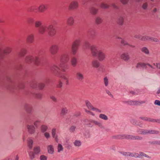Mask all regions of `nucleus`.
Wrapping results in <instances>:
<instances>
[{"label":"nucleus","instance_id":"nucleus-11","mask_svg":"<svg viewBox=\"0 0 160 160\" xmlns=\"http://www.w3.org/2000/svg\"><path fill=\"white\" fill-rule=\"evenodd\" d=\"M78 7V4L76 1H72L69 6V9L70 10L77 9Z\"/></svg>","mask_w":160,"mask_h":160},{"label":"nucleus","instance_id":"nucleus-30","mask_svg":"<svg viewBox=\"0 0 160 160\" xmlns=\"http://www.w3.org/2000/svg\"><path fill=\"white\" fill-rule=\"evenodd\" d=\"M77 78L80 81H82L84 79L83 75L80 72H78L76 75Z\"/></svg>","mask_w":160,"mask_h":160},{"label":"nucleus","instance_id":"nucleus-44","mask_svg":"<svg viewBox=\"0 0 160 160\" xmlns=\"http://www.w3.org/2000/svg\"><path fill=\"white\" fill-rule=\"evenodd\" d=\"M148 3L147 2H145L143 3L142 5V8L145 11H146L148 10Z\"/></svg>","mask_w":160,"mask_h":160},{"label":"nucleus","instance_id":"nucleus-3","mask_svg":"<svg viewBox=\"0 0 160 160\" xmlns=\"http://www.w3.org/2000/svg\"><path fill=\"white\" fill-rule=\"evenodd\" d=\"M35 26L36 28H38V32L40 34L43 35L46 32L47 27L45 25H42V22L41 20H36L35 22Z\"/></svg>","mask_w":160,"mask_h":160},{"label":"nucleus","instance_id":"nucleus-9","mask_svg":"<svg viewBox=\"0 0 160 160\" xmlns=\"http://www.w3.org/2000/svg\"><path fill=\"white\" fill-rule=\"evenodd\" d=\"M141 40L143 41H149L155 42H157L159 41L158 39L157 38H153L148 36H142V38L141 39Z\"/></svg>","mask_w":160,"mask_h":160},{"label":"nucleus","instance_id":"nucleus-32","mask_svg":"<svg viewBox=\"0 0 160 160\" xmlns=\"http://www.w3.org/2000/svg\"><path fill=\"white\" fill-rule=\"evenodd\" d=\"M86 106L88 108L89 110H92L93 109V107L91 103L88 100H86L85 101Z\"/></svg>","mask_w":160,"mask_h":160},{"label":"nucleus","instance_id":"nucleus-33","mask_svg":"<svg viewBox=\"0 0 160 160\" xmlns=\"http://www.w3.org/2000/svg\"><path fill=\"white\" fill-rule=\"evenodd\" d=\"M98 9L94 7H92L90 9V12L92 14L95 15L97 14L98 12Z\"/></svg>","mask_w":160,"mask_h":160},{"label":"nucleus","instance_id":"nucleus-43","mask_svg":"<svg viewBox=\"0 0 160 160\" xmlns=\"http://www.w3.org/2000/svg\"><path fill=\"white\" fill-rule=\"evenodd\" d=\"M99 117L100 118L105 121L108 120V118L107 116L103 114H99Z\"/></svg>","mask_w":160,"mask_h":160},{"label":"nucleus","instance_id":"nucleus-63","mask_svg":"<svg viewBox=\"0 0 160 160\" xmlns=\"http://www.w3.org/2000/svg\"><path fill=\"white\" fill-rule=\"evenodd\" d=\"M37 9L36 7L35 6H32L29 8V10L30 12H34Z\"/></svg>","mask_w":160,"mask_h":160},{"label":"nucleus","instance_id":"nucleus-28","mask_svg":"<svg viewBox=\"0 0 160 160\" xmlns=\"http://www.w3.org/2000/svg\"><path fill=\"white\" fill-rule=\"evenodd\" d=\"M99 7L103 9H107L109 7V5L104 3L103 2H102L98 4Z\"/></svg>","mask_w":160,"mask_h":160},{"label":"nucleus","instance_id":"nucleus-45","mask_svg":"<svg viewBox=\"0 0 160 160\" xmlns=\"http://www.w3.org/2000/svg\"><path fill=\"white\" fill-rule=\"evenodd\" d=\"M75 146L77 147H79L81 145V142L80 140H76L73 142Z\"/></svg>","mask_w":160,"mask_h":160},{"label":"nucleus","instance_id":"nucleus-40","mask_svg":"<svg viewBox=\"0 0 160 160\" xmlns=\"http://www.w3.org/2000/svg\"><path fill=\"white\" fill-rule=\"evenodd\" d=\"M139 157H138V158H141V157H146L147 158H151V157H150L149 156H148V155H147L145 153H144V152H139Z\"/></svg>","mask_w":160,"mask_h":160},{"label":"nucleus","instance_id":"nucleus-4","mask_svg":"<svg viewBox=\"0 0 160 160\" xmlns=\"http://www.w3.org/2000/svg\"><path fill=\"white\" fill-rule=\"evenodd\" d=\"M80 43L81 40L79 39H76L73 42L71 48V51L73 55L76 54Z\"/></svg>","mask_w":160,"mask_h":160},{"label":"nucleus","instance_id":"nucleus-46","mask_svg":"<svg viewBox=\"0 0 160 160\" xmlns=\"http://www.w3.org/2000/svg\"><path fill=\"white\" fill-rule=\"evenodd\" d=\"M50 69L51 70H57L58 69H60V68L57 65L53 64L51 66Z\"/></svg>","mask_w":160,"mask_h":160},{"label":"nucleus","instance_id":"nucleus-49","mask_svg":"<svg viewBox=\"0 0 160 160\" xmlns=\"http://www.w3.org/2000/svg\"><path fill=\"white\" fill-rule=\"evenodd\" d=\"M129 135L121 134L120 135V139H129Z\"/></svg>","mask_w":160,"mask_h":160},{"label":"nucleus","instance_id":"nucleus-55","mask_svg":"<svg viewBox=\"0 0 160 160\" xmlns=\"http://www.w3.org/2000/svg\"><path fill=\"white\" fill-rule=\"evenodd\" d=\"M149 121L152 122H155L160 123V119H155L149 118Z\"/></svg>","mask_w":160,"mask_h":160},{"label":"nucleus","instance_id":"nucleus-61","mask_svg":"<svg viewBox=\"0 0 160 160\" xmlns=\"http://www.w3.org/2000/svg\"><path fill=\"white\" fill-rule=\"evenodd\" d=\"M119 152L122 155L124 156H129V152H124L119 151Z\"/></svg>","mask_w":160,"mask_h":160},{"label":"nucleus","instance_id":"nucleus-26","mask_svg":"<svg viewBox=\"0 0 160 160\" xmlns=\"http://www.w3.org/2000/svg\"><path fill=\"white\" fill-rule=\"evenodd\" d=\"M92 65L96 68H98L100 66V63L97 60H94L92 61Z\"/></svg>","mask_w":160,"mask_h":160},{"label":"nucleus","instance_id":"nucleus-8","mask_svg":"<svg viewBox=\"0 0 160 160\" xmlns=\"http://www.w3.org/2000/svg\"><path fill=\"white\" fill-rule=\"evenodd\" d=\"M70 59L69 55L68 53L62 54L59 57V60L62 62H67Z\"/></svg>","mask_w":160,"mask_h":160},{"label":"nucleus","instance_id":"nucleus-36","mask_svg":"<svg viewBox=\"0 0 160 160\" xmlns=\"http://www.w3.org/2000/svg\"><path fill=\"white\" fill-rule=\"evenodd\" d=\"M27 50L25 49H22L20 52H19V55L20 57H23L27 53Z\"/></svg>","mask_w":160,"mask_h":160},{"label":"nucleus","instance_id":"nucleus-51","mask_svg":"<svg viewBox=\"0 0 160 160\" xmlns=\"http://www.w3.org/2000/svg\"><path fill=\"white\" fill-rule=\"evenodd\" d=\"M68 109L66 107H63L62 108L61 114L62 115H64L67 113Z\"/></svg>","mask_w":160,"mask_h":160},{"label":"nucleus","instance_id":"nucleus-24","mask_svg":"<svg viewBox=\"0 0 160 160\" xmlns=\"http://www.w3.org/2000/svg\"><path fill=\"white\" fill-rule=\"evenodd\" d=\"M139 130H140L139 133L141 134L147 135L149 134V130L139 129L137 130V132H139Z\"/></svg>","mask_w":160,"mask_h":160},{"label":"nucleus","instance_id":"nucleus-27","mask_svg":"<svg viewBox=\"0 0 160 160\" xmlns=\"http://www.w3.org/2000/svg\"><path fill=\"white\" fill-rule=\"evenodd\" d=\"M117 22L119 25H122L124 22V17L122 16H119L118 18Z\"/></svg>","mask_w":160,"mask_h":160},{"label":"nucleus","instance_id":"nucleus-52","mask_svg":"<svg viewBox=\"0 0 160 160\" xmlns=\"http://www.w3.org/2000/svg\"><path fill=\"white\" fill-rule=\"evenodd\" d=\"M134 105H139L145 103L144 101H134Z\"/></svg>","mask_w":160,"mask_h":160},{"label":"nucleus","instance_id":"nucleus-10","mask_svg":"<svg viewBox=\"0 0 160 160\" xmlns=\"http://www.w3.org/2000/svg\"><path fill=\"white\" fill-rule=\"evenodd\" d=\"M64 71H63L62 72H58V75L60 77L66 80V84L67 85H68L69 83V82L67 79V77L68 76V75Z\"/></svg>","mask_w":160,"mask_h":160},{"label":"nucleus","instance_id":"nucleus-22","mask_svg":"<svg viewBox=\"0 0 160 160\" xmlns=\"http://www.w3.org/2000/svg\"><path fill=\"white\" fill-rule=\"evenodd\" d=\"M56 129L55 128H53L52 130V135L53 138L55 139L56 142L58 141V136L56 133Z\"/></svg>","mask_w":160,"mask_h":160},{"label":"nucleus","instance_id":"nucleus-38","mask_svg":"<svg viewBox=\"0 0 160 160\" xmlns=\"http://www.w3.org/2000/svg\"><path fill=\"white\" fill-rule=\"evenodd\" d=\"M12 48L10 47H7L6 49L3 50V52L5 54H8L12 52Z\"/></svg>","mask_w":160,"mask_h":160},{"label":"nucleus","instance_id":"nucleus-35","mask_svg":"<svg viewBox=\"0 0 160 160\" xmlns=\"http://www.w3.org/2000/svg\"><path fill=\"white\" fill-rule=\"evenodd\" d=\"M60 67L62 70H65L66 69H69L70 66L66 64H64L63 65L61 64Z\"/></svg>","mask_w":160,"mask_h":160},{"label":"nucleus","instance_id":"nucleus-1","mask_svg":"<svg viewBox=\"0 0 160 160\" xmlns=\"http://www.w3.org/2000/svg\"><path fill=\"white\" fill-rule=\"evenodd\" d=\"M43 53L42 50H40L34 55H28L25 57V61L29 64L33 62L36 66H40L42 65V58L43 56Z\"/></svg>","mask_w":160,"mask_h":160},{"label":"nucleus","instance_id":"nucleus-12","mask_svg":"<svg viewBox=\"0 0 160 160\" xmlns=\"http://www.w3.org/2000/svg\"><path fill=\"white\" fill-rule=\"evenodd\" d=\"M24 108L26 111L29 113H31L32 111L33 107L32 105L29 103L24 104Z\"/></svg>","mask_w":160,"mask_h":160},{"label":"nucleus","instance_id":"nucleus-19","mask_svg":"<svg viewBox=\"0 0 160 160\" xmlns=\"http://www.w3.org/2000/svg\"><path fill=\"white\" fill-rule=\"evenodd\" d=\"M28 131L31 134H33L35 132V128L34 126L32 125H28L27 126Z\"/></svg>","mask_w":160,"mask_h":160},{"label":"nucleus","instance_id":"nucleus-34","mask_svg":"<svg viewBox=\"0 0 160 160\" xmlns=\"http://www.w3.org/2000/svg\"><path fill=\"white\" fill-rule=\"evenodd\" d=\"M33 95L34 97L38 99H41L42 98V95L41 93L35 92L33 93Z\"/></svg>","mask_w":160,"mask_h":160},{"label":"nucleus","instance_id":"nucleus-42","mask_svg":"<svg viewBox=\"0 0 160 160\" xmlns=\"http://www.w3.org/2000/svg\"><path fill=\"white\" fill-rule=\"evenodd\" d=\"M33 141L30 139L28 140V145L29 149H31L32 148Z\"/></svg>","mask_w":160,"mask_h":160},{"label":"nucleus","instance_id":"nucleus-21","mask_svg":"<svg viewBox=\"0 0 160 160\" xmlns=\"http://www.w3.org/2000/svg\"><path fill=\"white\" fill-rule=\"evenodd\" d=\"M121 58L122 59L127 61L130 59V57L128 53H123L122 54L121 56Z\"/></svg>","mask_w":160,"mask_h":160},{"label":"nucleus","instance_id":"nucleus-41","mask_svg":"<svg viewBox=\"0 0 160 160\" xmlns=\"http://www.w3.org/2000/svg\"><path fill=\"white\" fill-rule=\"evenodd\" d=\"M33 151L36 154H38L41 151L40 148L39 147H36L33 148Z\"/></svg>","mask_w":160,"mask_h":160},{"label":"nucleus","instance_id":"nucleus-64","mask_svg":"<svg viewBox=\"0 0 160 160\" xmlns=\"http://www.w3.org/2000/svg\"><path fill=\"white\" fill-rule=\"evenodd\" d=\"M8 88L9 89H11L14 87V83L12 82H11L8 85Z\"/></svg>","mask_w":160,"mask_h":160},{"label":"nucleus","instance_id":"nucleus-31","mask_svg":"<svg viewBox=\"0 0 160 160\" xmlns=\"http://www.w3.org/2000/svg\"><path fill=\"white\" fill-rule=\"evenodd\" d=\"M40 129L41 132L44 133L46 132L48 129V127L44 124L42 125L40 127Z\"/></svg>","mask_w":160,"mask_h":160},{"label":"nucleus","instance_id":"nucleus-29","mask_svg":"<svg viewBox=\"0 0 160 160\" xmlns=\"http://www.w3.org/2000/svg\"><path fill=\"white\" fill-rule=\"evenodd\" d=\"M102 21V19L101 17L98 16L95 17V22L97 24H101Z\"/></svg>","mask_w":160,"mask_h":160},{"label":"nucleus","instance_id":"nucleus-37","mask_svg":"<svg viewBox=\"0 0 160 160\" xmlns=\"http://www.w3.org/2000/svg\"><path fill=\"white\" fill-rule=\"evenodd\" d=\"M29 156L31 160H33L35 158V155L36 154L34 152L32 151H28Z\"/></svg>","mask_w":160,"mask_h":160},{"label":"nucleus","instance_id":"nucleus-7","mask_svg":"<svg viewBox=\"0 0 160 160\" xmlns=\"http://www.w3.org/2000/svg\"><path fill=\"white\" fill-rule=\"evenodd\" d=\"M59 49V47L57 44H53L51 45L49 51L52 55H54L56 54Z\"/></svg>","mask_w":160,"mask_h":160},{"label":"nucleus","instance_id":"nucleus-15","mask_svg":"<svg viewBox=\"0 0 160 160\" xmlns=\"http://www.w3.org/2000/svg\"><path fill=\"white\" fill-rule=\"evenodd\" d=\"M47 8L46 5L43 4H41L38 7V11L40 12H43L47 9Z\"/></svg>","mask_w":160,"mask_h":160},{"label":"nucleus","instance_id":"nucleus-60","mask_svg":"<svg viewBox=\"0 0 160 160\" xmlns=\"http://www.w3.org/2000/svg\"><path fill=\"white\" fill-rule=\"evenodd\" d=\"M104 82L105 86L107 87L108 84V79L107 77H105L104 78Z\"/></svg>","mask_w":160,"mask_h":160},{"label":"nucleus","instance_id":"nucleus-16","mask_svg":"<svg viewBox=\"0 0 160 160\" xmlns=\"http://www.w3.org/2000/svg\"><path fill=\"white\" fill-rule=\"evenodd\" d=\"M142 137L138 135H129V140H142Z\"/></svg>","mask_w":160,"mask_h":160},{"label":"nucleus","instance_id":"nucleus-48","mask_svg":"<svg viewBox=\"0 0 160 160\" xmlns=\"http://www.w3.org/2000/svg\"><path fill=\"white\" fill-rule=\"evenodd\" d=\"M76 128V127L74 125L71 126L69 128V131L72 133H74Z\"/></svg>","mask_w":160,"mask_h":160},{"label":"nucleus","instance_id":"nucleus-23","mask_svg":"<svg viewBox=\"0 0 160 160\" xmlns=\"http://www.w3.org/2000/svg\"><path fill=\"white\" fill-rule=\"evenodd\" d=\"M47 149L48 152L50 154H52L54 152V148L52 145H50L47 146Z\"/></svg>","mask_w":160,"mask_h":160},{"label":"nucleus","instance_id":"nucleus-13","mask_svg":"<svg viewBox=\"0 0 160 160\" xmlns=\"http://www.w3.org/2000/svg\"><path fill=\"white\" fill-rule=\"evenodd\" d=\"M66 22L69 26H72L74 22V19L73 17L72 16L68 17L67 19Z\"/></svg>","mask_w":160,"mask_h":160},{"label":"nucleus","instance_id":"nucleus-50","mask_svg":"<svg viewBox=\"0 0 160 160\" xmlns=\"http://www.w3.org/2000/svg\"><path fill=\"white\" fill-rule=\"evenodd\" d=\"M92 45H91L90 43L88 42H85L84 45L85 48L86 49H89L90 48L91 49V46Z\"/></svg>","mask_w":160,"mask_h":160},{"label":"nucleus","instance_id":"nucleus-2","mask_svg":"<svg viewBox=\"0 0 160 160\" xmlns=\"http://www.w3.org/2000/svg\"><path fill=\"white\" fill-rule=\"evenodd\" d=\"M91 52L93 57H98L99 61H102L106 58L105 53L102 50H98L97 47L94 45L91 46Z\"/></svg>","mask_w":160,"mask_h":160},{"label":"nucleus","instance_id":"nucleus-54","mask_svg":"<svg viewBox=\"0 0 160 160\" xmlns=\"http://www.w3.org/2000/svg\"><path fill=\"white\" fill-rule=\"evenodd\" d=\"M63 148L62 145L60 143L58 144V152H60L61 151L63 150Z\"/></svg>","mask_w":160,"mask_h":160},{"label":"nucleus","instance_id":"nucleus-53","mask_svg":"<svg viewBox=\"0 0 160 160\" xmlns=\"http://www.w3.org/2000/svg\"><path fill=\"white\" fill-rule=\"evenodd\" d=\"M159 132L157 130H149V134H158Z\"/></svg>","mask_w":160,"mask_h":160},{"label":"nucleus","instance_id":"nucleus-14","mask_svg":"<svg viewBox=\"0 0 160 160\" xmlns=\"http://www.w3.org/2000/svg\"><path fill=\"white\" fill-rule=\"evenodd\" d=\"M34 36L32 34H30L28 35L26 38V41L30 44L32 43L34 41Z\"/></svg>","mask_w":160,"mask_h":160},{"label":"nucleus","instance_id":"nucleus-17","mask_svg":"<svg viewBox=\"0 0 160 160\" xmlns=\"http://www.w3.org/2000/svg\"><path fill=\"white\" fill-rule=\"evenodd\" d=\"M90 122L92 123H93L94 124L98 126L101 129H104L105 128V127L104 125L100 122L96 120H91Z\"/></svg>","mask_w":160,"mask_h":160},{"label":"nucleus","instance_id":"nucleus-57","mask_svg":"<svg viewBox=\"0 0 160 160\" xmlns=\"http://www.w3.org/2000/svg\"><path fill=\"white\" fill-rule=\"evenodd\" d=\"M27 23L29 24H32L34 22V19L32 18H28L27 20Z\"/></svg>","mask_w":160,"mask_h":160},{"label":"nucleus","instance_id":"nucleus-58","mask_svg":"<svg viewBox=\"0 0 160 160\" xmlns=\"http://www.w3.org/2000/svg\"><path fill=\"white\" fill-rule=\"evenodd\" d=\"M37 84L36 82L34 81L32 82L30 84V86L32 88H34L37 87Z\"/></svg>","mask_w":160,"mask_h":160},{"label":"nucleus","instance_id":"nucleus-59","mask_svg":"<svg viewBox=\"0 0 160 160\" xmlns=\"http://www.w3.org/2000/svg\"><path fill=\"white\" fill-rule=\"evenodd\" d=\"M41 122V121L40 120H36L34 122V124L36 127L38 128L40 123Z\"/></svg>","mask_w":160,"mask_h":160},{"label":"nucleus","instance_id":"nucleus-6","mask_svg":"<svg viewBox=\"0 0 160 160\" xmlns=\"http://www.w3.org/2000/svg\"><path fill=\"white\" fill-rule=\"evenodd\" d=\"M49 36H54L56 33V30L52 24H50L47 27V31Z\"/></svg>","mask_w":160,"mask_h":160},{"label":"nucleus","instance_id":"nucleus-25","mask_svg":"<svg viewBox=\"0 0 160 160\" xmlns=\"http://www.w3.org/2000/svg\"><path fill=\"white\" fill-rule=\"evenodd\" d=\"M141 52L146 55H148L150 54V52L148 48L145 47H142L141 49Z\"/></svg>","mask_w":160,"mask_h":160},{"label":"nucleus","instance_id":"nucleus-18","mask_svg":"<svg viewBox=\"0 0 160 160\" xmlns=\"http://www.w3.org/2000/svg\"><path fill=\"white\" fill-rule=\"evenodd\" d=\"M16 69L18 70L27 69H29L27 66L18 63L16 66Z\"/></svg>","mask_w":160,"mask_h":160},{"label":"nucleus","instance_id":"nucleus-47","mask_svg":"<svg viewBox=\"0 0 160 160\" xmlns=\"http://www.w3.org/2000/svg\"><path fill=\"white\" fill-rule=\"evenodd\" d=\"M129 156L134 157L136 158H138L139 157V154L136 152H129Z\"/></svg>","mask_w":160,"mask_h":160},{"label":"nucleus","instance_id":"nucleus-20","mask_svg":"<svg viewBox=\"0 0 160 160\" xmlns=\"http://www.w3.org/2000/svg\"><path fill=\"white\" fill-rule=\"evenodd\" d=\"M78 60L77 58L75 57H72L71 60L70 62L71 65L73 67L76 66L78 63Z\"/></svg>","mask_w":160,"mask_h":160},{"label":"nucleus","instance_id":"nucleus-5","mask_svg":"<svg viewBox=\"0 0 160 160\" xmlns=\"http://www.w3.org/2000/svg\"><path fill=\"white\" fill-rule=\"evenodd\" d=\"M149 67L151 69H154L152 66L148 63H144L143 62H139L137 63L136 68L138 69H149Z\"/></svg>","mask_w":160,"mask_h":160},{"label":"nucleus","instance_id":"nucleus-39","mask_svg":"<svg viewBox=\"0 0 160 160\" xmlns=\"http://www.w3.org/2000/svg\"><path fill=\"white\" fill-rule=\"evenodd\" d=\"M131 122L132 124L134 125H137L141 127H142V124H138V121L137 120L135 119H132L131 120Z\"/></svg>","mask_w":160,"mask_h":160},{"label":"nucleus","instance_id":"nucleus-62","mask_svg":"<svg viewBox=\"0 0 160 160\" xmlns=\"http://www.w3.org/2000/svg\"><path fill=\"white\" fill-rule=\"evenodd\" d=\"M40 160H47V157L43 155H41L39 157Z\"/></svg>","mask_w":160,"mask_h":160},{"label":"nucleus","instance_id":"nucleus-56","mask_svg":"<svg viewBox=\"0 0 160 160\" xmlns=\"http://www.w3.org/2000/svg\"><path fill=\"white\" fill-rule=\"evenodd\" d=\"M84 136L86 138H89L91 137V135L88 131H86L84 133Z\"/></svg>","mask_w":160,"mask_h":160}]
</instances>
